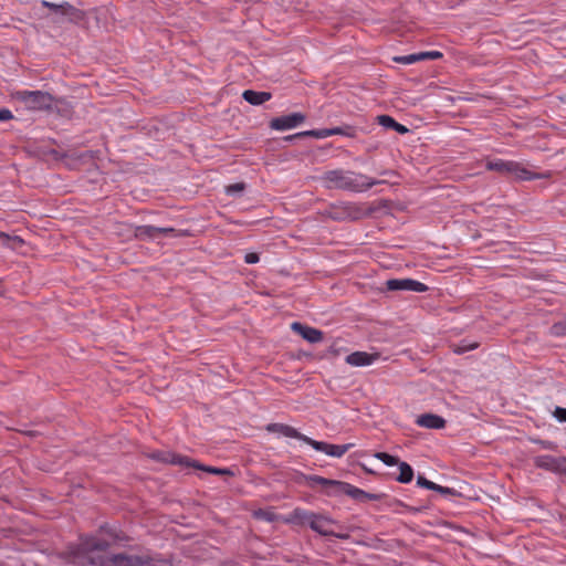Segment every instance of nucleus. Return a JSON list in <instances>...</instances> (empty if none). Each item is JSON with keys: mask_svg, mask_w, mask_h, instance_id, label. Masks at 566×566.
<instances>
[{"mask_svg": "<svg viewBox=\"0 0 566 566\" xmlns=\"http://www.w3.org/2000/svg\"><path fill=\"white\" fill-rule=\"evenodd\" d=\"M111 542L106 539L86 537L82 539L76 549L72 552V562L76 564L90 563L98 566H145L151 562V558L147 554L133 555L120 553L112 556L101 555V553L106 552Z\"/></svg>", "mask_w": 566, "mask_h": 566, "instance_id": "nucleus-1", "label": "nucleus"}, {"mask_svg": "<svg viewBox=\"0 0 566 566\" xmlns=\"http://www.w3.org/2000/svg\"><path fill=\"white\" fill-rule=\"evenodd\" d=\"M324 186L328 189H340L353 192H364L375 185L385 184L384 180H377L361 172H355L344 169H333L322 176Z\"/></svg>", "mask_w": 566, "mask_h": 566, "instance_id": "nucleus-2", "label": "nucleus"}, {"mask_svg": "<svg viewBox=\"0 0 566 566\" xmlns=\"http://www.w3.org/2000/svg\"><path fill=\"white\" fill-rule=\"evenodd\" d=\"M306 484L314 489L321 486L327 495L346 494L358 501H374L377 500V495L365 492L349 483L329 480L319 475H308L305 478Z\"/></svg>", "mask_w": 566, "mask_h": 566, "instance_id": "nucleus-3", "label": "nucleus"}, {"mask_svg": "<svg viewBox=\"0 0 566 566\" xmlns=\"http://www.w3.org/2000/svg\"><path fill=\"white\" fill-rule=\"evenodd\" d=\"M486 169L497 171L516 180H534L547 177V175L532 172L523 164L513 160H489L486 163Z\"/></svg>", "mask_w": 566, "mask_h": 566, "instance_id": "nucleus-4", "label": "nucleus"}, {"mask_svg": "<svg viewBox=\"0 0 566 566\" xmlns=\"http://www.w3.org/2000/svg\"><path fill=\"white\" fill-rule=\"evenodd\" d=\"M12 97L30 111H48L52 108L54 98L48 92L20 90Z\"/></svg>", "mask_w": 566, "mask_h": 566, "instance_id": "nucleus-5", "label": "nucleus"}, {"mask_svg": "<svg viewBox=\"0 0 566 566\" xmlns=\"http://www.w3.org/2000/svg\"><path fill=\"white\" fill-rule=\"evenodd\" d=\"M292 518L300 524L308 525L313 531L321 535H334V532L329 528L333 521L327 516L315 514L302 509H295L293 511Z\"/></svg>", "mask_w": 566, "mask_h": 566, "instance_id": "nucleus-6", "label": "nucleus"}, {"mask_svg": "<svg viewBox=\"0 0 566 566\" xmlns=\"http://www.w3.org/2000/svg\"><path fill=\"white\" fill-rule=\"evenodd\" d=\"M153 458L156 460L166 462V463L192 467V468L200 469V470H203V471L212 473V474H220V475L230 474L229 470H227V469L205 467V465L197 463L196 461L190 460L188 457H184V455L175 454V453H170V452H157V453L153 454Z\"/></svg>", "mask_w": 566, "mask_h": 566, "instance_id": "nucleus-7", "label": "nucleus"}, {"mask_svg": "<svg viewBox=\"0 0 566 566\" xmlns=\"http://www.w3.org/2000/svg\"><path fill=\"white\" fill-rule=\"evenodd\" d=\"M305 443L314 448L316 451L334 458H342L350 448L354 447L353 443L332 444L323 441H316L310 437L305 440Z\"/></svg>", "mask_w": 566, "mask_h": 566, "instance_id": "nucleus-8", "label": "nucleus"}, {"mask_svg": "<svg viewBox=\"0 0 566 566\" xmlns=\"http://www.w3.org/2000/svg\"><path fill=\"white\" fill-rule=\"evenodd\" d=\"M386 287L388 291H411L417 293L428 291L426 284L413 279H391L386 281Z\"/></svg>", "mask_w": 566, "mask_h": 566, "instance_id": "nucleus-9", "label": "nucleus"}, {"mask_svg": "<svg viewBox=\"0 0 566 566\" xmlns=\"http://www.w3.org/2000/svg\"><path fill=\"white\" fill-rule=\"evenodd\" d=\"M535 464L537 468L554 473L566 474V458L564 457H553L549 454L538 455L535 459Z\"/></svg>", "mask_w": 566, "mask_h": 566, "instance_id": "nucleus-10", "label": "nucleus"}, {"mask_svg": "<svg viewBox=\"0 0 566 566\" xmlns=\"http://www.w3.org/2000/svg\"><path fill=\"white\" fill-rule=\"evenodd\" d=\"M305 120V116L301 113H293L285 116L275 117L270 122V127L274 130L292 129Z\"/></svg>", "mask_w": 566, "mask_h": 566, "instance_id": "nucleus-11", "label": "nucleus"}, {"mask_svg": "<svg viewBox=\"0 0 566 566\" xmlns=\"http://www.w3.org/2000/svg\"><path fill=\"white\" fill-rule=\"evenodd\" d=\"M379 358V353L369 354L366 352H354L346 356L345 361L350 366L364 367L373 365Z\"/></svg>", "mask_w": 566, "mask_h": 566, "instance_id": "nucleus-12", "label": "nucleus"}, {"mask_svg": "<svg viewBox=\"0 0 566 566\" xmlns=\"http://www.w3.org/2000/svg\"><path fill=\"white\" fill-rule=\"evenodd\" d=\"M175 232L172 228H159L155 226H140L136 229V237L139 239H158Z\"/></svg>", "mask_w": 566, "mask_h": 566, "instance_id": "nucleus-13", "label": "nucleus"}, {"mask_svg": "<svg viewBox=\"0 0 566 566\" xmlns=\"http://www.w3.org/2000/svg\"><path fill=\"white\" fill-rule=\"evenodd\" d=\"M291 328L310 343H318L323 339L322 331L303 325L298 322L292 323Z\"/></svg>", "mask_w": 566, "mask_h": 566, "instance_id": "nucleus-14", "label": "nucleus"}, {"mask_svg": "<svg viewBox=\"0 0 566 566\" xmlns=\"http://www.w3.org/2000/svg\"><path fill=\"white\" fill-rule=\"evenodd\" d=\"M266 430L269 432L279 433L284 437L298 439L303 442H305V440L308 438L307 436L298 432L295 428L283 423H270L266 426Z\"/></svg>", "mask_w": 566, "mask_h": 566, "instance_id": "nucleus-15", "label": "nucleus"}, {"mask_svg": "<svg viewBox=\"0 0 566 566\" xmlns=\"http://www.w3.org/2000/svg\"><path fill=\"white\" fill-rule=\"evenodd\" d=\"M416 423L422 428L442 429L446 427V420L433 413H423L417 417Z\"/></svg>", "mask_w": 566, "mask_h": 566, "instance_id": "nucleus-16", "label": "nucleus"}, {"mask_svg": "<svg viewBox=\"0 0 566 566\" xmlns=\"http://www.w3.org/2000/svg\"><path fill=\"white\" fill-rule=\"evenodd\" d=\"M242 97L251 105H262L271 99L272 95L269 92H256L247 90L243 92Z\"/></svg>", "mask_w": 566, "mask_h": 566, "instance_id": "nucleus-17", "label": "nucleus"}, {"mask_svg": "<svg viewBox=\"0 0 566 566\" xmlns=\"http://www.w3.org/2000/svg\"><path fill=\"white\" fill-rule=\"evenodd\" d=\"M378 123L386 127L391 128L396 130L399 134H406L408 132V128L399 123H397L391 116L389 115H380L377 117Z\"/></svg>", "mask_w": 566, "mask_h": 566, "instance_id": "nucleus-18", "label": "nucleus"}, {"mask_svg": "<svg viewBox=\"0 0 566 566\" xmlns=\"http://www.w3.org/2000/svg\"><path fill=\"white\" fill-rule=\"evenodd\" d=\"M301 136H311V137L322 139V138H327L329 136H334V133H333V128L312 129V130H306L303 133L295 134L293 136H289V137H286V139L291 140L293 138L301 137Z\"/></svg>", "mask_w": 566, "mask_h": 566, "instance_id": "nucleus-19", "label": "nucleus"}, {"mask_svg": "<svg viewBox=\"0 0 566 566\" xmlns=\"http://www.w3.org/2000/svg\"><path fill=\"white\" fill-rule=\"evenodd\" d=\"M417 484L421 488H424V489H428V490H432V491H437L441 494H449L451 493V490L447 486H442V485H439L432 481H429L428 479H426L424 476L422 475H419L417 478Z\"/></svg>", "mask_w": 566, "mask_h": 566, "instance_id": "nucleus-20", "label": "nucleus"}, {"mask_svg": "<svg viewBox=\"0 0 566 566\" xmlns=\"http://www.w3.org/2000/svg\"><path fill=\"white\" fill-rule=\"evenodd\" d=\"M399 475L397 481L400 483H409L413 479V470L407 462H399Z\"/></svg>", "mask_w": 566, "mask_h": 566, "instance_id": "nucleus-21", "label": "nucleus"}, {"mask_svg": "<svg viewBox=\"0 0 566 566\" xmlns=\"http://www.w3.org/2000/svg\"><path fill=\"white\" fill-rule=\"evenodd\" d=\"M42 6L55 11H60L62 14L65 15L69 14L70 12L75 11V9L67 2H64L63 4H55L49 1H42Z\"/></svg>", "mask_w": 566, "mask_h": 566, "instance_id": "nucleus-22", "label": "nucleus"}, {"mask_svg": "<svg viewBox=\"0 0 566 566\" xmlns=\"http://www.w3.org/2000/svg\"><path fill=\"white\" fill-rule=\"evenodd\" d=\"M375 457L388 467L398 465L400 462L397 457H394L387 452H377Z\"/></svg>", "mask_w": 566, "mask_h": 566, "instance_id": "nucleus-23", "label": "nucleus"}, {"mask_svg": "<svg viewBox=\"0 0 566 566\" xmlns=\"http://www.w3.org/2000/svg\"><path fill=\"white\" fill-rule=\"evenodd\" d=\"M416 54H417L418 61L438 60L443 56L442 53L439 51H427V52H420V53H416Z\"/></svg>", "mask_w": 566, "mask_h": 566, "instance_id": "nucleus-24", "label": "nucleus"}, {"mask_svg": "<svg viewBox=\"0 0 566 566\" xmlns=\"http://www.w3.org/2000/svg\"><path fill=\"white\" fill-rule=\"evenodd\" d=\"M395 62L397 63H401V64H412V63H416L418 62V57H417V54H409V55H403V56H397L394 59Z\"/></svg>", "mask_w": 566, "mask_h": 566, "instance_id": "nucleus-25", "label": "nucleus"}, {"mask_svg": "<svg viewBox=\"0 0 566 566\" xmlns=\"http://www.w3.org/2000/svg\"><path fill=\"white\" fill-rule=\"evenodd\" d=\"M333 133H334V135H344V136H347V137H354L355 136L354 128H352L349 126H346V127H335V128H333Z\"/></svg>", "mask_w": 566, "mask_h": 566, "instance_id": "nucleus-26", "label": "nucleus"}, {"mask_svg": "<svg viewBox=\"0 0 566 566\" xmlns=\"http://www.w3.org/2000/svg\"><path fill=\"white\" fill-rule=\"evenodd\" d=\"M243 189H244V185L241 184V182H238V184L229 185L226 188V191H227L228 195H233V193H237V192H241Z\"/></svg>", "mask_w": 566, "mask_h": 566, "instance_id": "nucleus-27", "label": "nucleus"}, {"mask_svg": "<svg viewBox=\"0 0 566 566\" xmlns=\"http://www.w3.org/2000/svg\"><path fill=\"white\" fill-rule=\"evenodd\" d=\"M244 261L248 264H254V263H258L260 261V256H259L258 253L251 252V253L245 254Z\"/></svg>", "mask_w": 566, "mask_h": 566, "instance_id": "nucleus-28", "label": "nucleus"}, {"mask_svg": "<svg viewBox=\"0 0 566 566\" xmlns=\"http://www.w3.org/2000/svg\"><path fill=\"white\" fill-rule=\"evenodd\" d=\"M554 415L559 421L566 422V408L556 407Z\"/></svg>", "mask_w": 566, "mask_h": 566, "instance_id": "nucleus-29", "label": "nucleus"}, {"mask_svg": "<svg viewBox=\"0 0 566 566\" xmlns=\"http://www.w3.org/2000/svg\"><path fill=\"white\" fill-rule=\"evenodd\" d=\"M11 118H13L11 111H9L7 108L0 109V122H7Z\"/></svg>", "mask_w": 566, "mask_h": 566, "instance_id": "nucleus-30", "label": "nucleus"}, {"mask_svg": "<svg viewBox=\"0 0 566 566\" xmlns=\"http://www.w3.org/2000/svg\"><path fill=\"white\" fill-rule=\"evenodd\" d=\"M476 347H478V344H476V343H473V344H470V345L459 346L454 352H455L457 354H462V353H464V352L475 349Z\"/></svg>", "mask_w": 566, "mask_h": 566, "instance_id": "nucleus-31", "label": "nucleus"}, {"mask_svg": "<svg viewBox=\"0 0 566 566\" xmlns=\"http://www.w3.org/2000/svg\"><path fill=\"white\" fill-rule=\"evenodd\" d=\"M553 329H554V333H555V334H560V333L566 334V327H563V324H562V323L555 324V325L553 326Z\"/></svg>", "mask_w": 566, "mask_h": 566, "instance_id": "nucleus-32", "label": "nucleus"}, {"mask_svg": "<svg viewBox=\"0 0 566 566\" xmlns=\"http://www.w3.org/2000/svg\"><path fill=\"white\" fill-rule=\"evenodd\" d=\"M350 209L355 210V214H353L354 218H357L360 213V209L355 207V206H350L349 207Z\"/></svg>", "mask_w": 566, "mask_h": 566, "instance_id": "nucleus-33", "label": "nucleus"}, {"mask_svg": "<svg viewBox=\"0 0 566 566\" xmlns=\"http://www.w3.org/2000/svg\"><path fill=\"white\" fill-rule=\"evenodd\" d=\"M0 239L3 240V242H9L11 241V239L9 238V235H7L6 233H0Z\"/></svg>", "mask_w": 566, "mask_h": 566, "instance_id": "nucleus-34", "label": "nucleus"}, {"mask_svg": "<svg viewBox=\"0 0 566 566\" xmlns=\"http://www.w3.org/2000/svg\"><path fill=\"white\" fill-rule=\"evenodd\" d=\"M120 538L118 536H114V541H119Z\"/></svg>", "mask_w": 566, "mask_h": 566, "instance_id": "nucleus-35", "label": "nucleus"}]
</instances>
